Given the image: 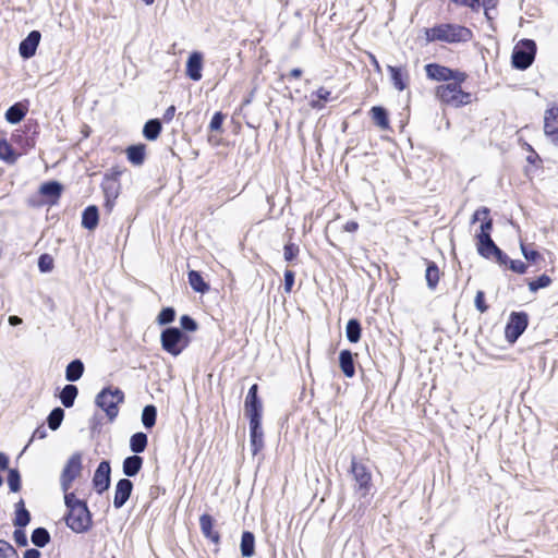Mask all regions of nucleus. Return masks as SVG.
<instances>
[{
	"label": "nucleus",
	"mask_w": 558,
	"mask_h": 558,
	"mask_svg": "<svg viewBox=\"0 0 558 558\" xmlns=\"http://www.w3.org/2000/svg\"><path fill=\"white\" fill-rule=\"evenodd\" d=\"M66 513L64 522L76 534L88 532L93 526V515L85 500L78 499L74 493L64 495Z\"/></svg>",
	"instance_id": "1"
},
{
	"label": "nucleus",
	"mask_w": 558,
	"mask_h": 558,
	"mask_svg": "<svg viewBox=\"0 0 558 558\" xmlns=\"http://www.w3.org/2000/svg\"><path fill=\"white\" fill-rule=\"evenodd\" d=\"M425 37L427 41L466 43L472 38V32L458 24L444 23L426 28Z\"/></svg>",
	"instance_id": "2"
},
{
	"label": "nucleus",
	"mask_w": 558,
	"mask_h": 558,
	"mask_svg": "<svg viewBox=\"0 0 558 558\" xmlns=\"http://www.w3.org/2000/svg\"><path fill=\"white\" fill-rule=\"evenodd\" d=\"M124 392L119 387L108 386L96 395L95 404L105 411L110 422H113L119 414V404L124 402Z\"/></svg>",
	"instance_id": "3"
},
{
	"label": "nucleus",
	"mask_w": 558,
	"mask_h": 558,
	"mask_svg": "<svg viewBox=\"0 0 558 558\" xmlns=\"http://www.w3.org/2000/svg\"><path fill=\"white\" fill-rule=\"evenodd\" d=\"M190 336L179 327H166L160 335L162 350L172 356L180 355L190 345Z\"/></svg>",
	"instance_id": "4"
},
{
	"label": "nucleus",
	"mask_w": 558,
	"mask_h": 558,
	"mask_svg": "<svg viewBox=\"0 0 558 558\" xmlns=\"http://www.w3.org/2000/svg\"><path fill=\"white\" fill-rule=\"evenodd\" d=\"M464 81H452L447 84H441L436 88V97L448 105L461 107L468 105L472 100L471 93L463 92L461 84Z\"/></svg>",
	"instance_id": "5"
},
{
	"label": "nucleus",
	"mask_w": 558,
	"mask_h": 558,
	"mask_svg": "<svg viewBox=\"0 0 558 558\" xmlns=\"http://www.w3.org/2000/svg\"><path fill=\"white\" fill-rule=\"evenodd\" d=\"M536 50V43L533 39H521L512 50V66L520 71L529 69L535 60Z\"/></svg>",
	"instance_id": "6"
},
{
	"label": "nucleus",
	"mask_w": 558,
	"mask_h": 558,
	"mask_svg": "<svg viewBox=\"0 0 558 558\" xmlns=\"http://www.w3.org/2000/svg\"><path fill=\"white\" fill-rule=\"evenodd\" d=\"M82 469V454L81 452H75L68 459L60 475V486L64 495L70 493L69 489L72 483L81 475Z\"/></svg>",
	"instance_id": "7"
},
{
	"label": "nucleus",
	"mask_w": 558,
	"mask_h": 558,
	"mask_svg": "<svg viewBox=\"0 0 558 558\" xmlns=\"http://www.w3.org/2000/svg\"><path fill=\"white\" fill-rule=\"evenodd\" d=\"M426 76L437 82L465 81L468 75L459 70H453L439 63L425 65Z\"/></svg>",
	"instance_id": "8"
},
{
	"label": "nucleus",
	"mask_w": 558,
	"mask_h": 558,
	"mask_svg": "<svg viewBox=\"0 0 558 558\" xmlns=\"http://www.w3.org/2000/svg\"><path fill=\"white\" fill-rule=\"evenodd\" d=\"M529 325V315L521 312H512L505 328V337L509 343H514L525 331Z\"/></svg>",
	"instance_id": "9"
},
{
	"label": "nucleus",
	"mask_w": 558,
	"mask_h": 558,
	"mask_svg": "<svg viewBox=\"0 0 558 558\" xmlns=\"http://www.w3.org/2000/svg\"><path fill=\"white\" fill-rule=\"evenodd\" d=\"M244 412L250 424L262 423L263 403L258 397V385L254 384L250 387L245 401Z\"/></svg>",
	"instance_id": "10"
},
{
	"label": "nucleus",
	"mask_w": 558,
	"mask_h": 558,
	"mask_svg": "<svg viewBox=\"0 0 558 558\" xmlns=\"http://www.w3.org/2000/svg\"><path fill=\"white\" fill-rule=\"evenodd\" d=\"M95 492L102 495L109 489L111 483V466L108 460H102L93 476L92 480Z\"/></svg>",
	"instance_id": "11"
},
{
	"label": "nucleus",
	"mask_w": 558,
	"mask_h": 558,
	"mask_svg": "<svg viewBox=\"0 0 558 558\" xmlns=\"http://www.w3.org/2000/svg\"><path fill=\"white\" fill-rule=\"evenodd\" d=\"M351 473L353 475L354 481L357 485V490L362 492V495L365 496L372 486V474L368 469L356 461L353 457L351 461Z\"/></svg>",
	"instance_id": "12"
},
{
	"label": "nucleus",
	"mask_w": 558,
	"mask_h": 558,
	"mask_svg": "<svg viewBox=\"0 0 558 558\" xmlns=\"http://www.w3.org/2000/svg\"><path fill=\"white\" fill-rule=\"evenodd\" d=\"M544 133L555 146H558V105L545 110Z\"/></svg>",
	"instance_id": "13"
},
{
	"label": "nucleus",
	"mask_w": 558,
	"mask_h": 558,
	"mask_svg": "<svg viewBox=\"0 0 558 558\" xmlns=\"http://www.w3.org/2000/svg\"><path fill=\"white\" fill-rule=\"evenodd\" d=\"M41 34L39 31H32L20 43L19 52L23 59H31L35 56L36 50L39 46Z\"/></svg>",
	"instance_id": "14"
},
{
	"label": "nucleus",
	"mask_w": 558,
	"mask_h": 558,
	"mask_svg": "<svg viewBox=\"0 0 558 558\" xmlns=\"http://www.w3.org/2000/svg\"><path fill=\"white\" fill-rule=\"evenodd\" d=\"M133 492V483L130 478H121L117 482L114 488L113 507L122 508Z\"/></svg>",
	"instance_id": "15"
},
{
	"label": "nucleus",
	"mask_w": 558,
	"mask_h": 558,
	"mask_svg": "<svg viewBox=\"0 0 558 558\" xmlns=\"http://www.w3.org/2000/svg\"><path fill=\"white\" fill-rule=\"evenodd\" d=\"M387 70L390 74L391 84L397 90L402 92L409 86L410 74L405 66L387 65Z\"/></svg>",
	"instance_id": "16"
},
{
	"label": "nucleus",
	"mask_w": 558,
	"mask_h": 558,
	"mask_svg": "<svg viewBox=\"0 0 558 558\" xmlns=\"http://www.w3.org/2000/svg\"><path fill=\"white\" fill-rule=\"evenodd\" d=\"M203 70V54L198 51L192 52L186 61V75L192 81H199L202 78Z\"/></svg>",
	"instance_id": "17"
},
{
	"label": "nucleus",
	"mask_w": 558,
	"mask_h": 558,
	"mask_svg": "<svg viewBox=\"0 0 558 558\" xmlns=\"http://www.w3.org/2000/svg\"><path fill=\"white\" fill-rule=\"evenodd\" d=\"M214 523H215L214 518L208 513H204L199 517V527H201L203 535L206 538H208L209 541H211L213 543L219 544L220 543V534L218 531L214 530Z\"/></svg>",
	"instance_id": "18"
},
{
	"label": "nucleus",
	"mask_w": 558,
	"mask_h": 558,
	"mask_svg": "<svg viewBox=\"0 0 558 558\" xmlns=\"http://www.w3.org/2000/svg\"><path fill=\"white\" fill-rule=\"evenodd\" d=\"M250 445L253 456H256L264 448L262 423L250 424Z\"/></svg>",
	"instance_id": "19"
},
{
	"label": "nucleus",
	"mask_w": 558,
	"mask_h": 558,
	"mask_svg": "<svg viewBox=\"0 0 558 558\" xmlns=\"http://www.w3.org/2000/svg\"><path fill=\"white\" fill-rule=\"evenodd\" d=\"M63 191V185L58 181H48L40 185L39 192L48 199V203L56 204Z\"/></svg>",
	"instance_id": "20"
},
{
	"label": "nucleus",
	"mask_w": 558,
	"mask_h": 558,
	"mask_svg": "<svg viewBox=\"0 0 558 558\" xmlns=\"http://www.w3.org/2000/svg\"><path fill=\"white\" fill-rule=\"evenodd\" d=\"M339 366L345 377L352 378L355 375L354 355L350 350L340 351Z\"/></svg>",
	"instance_id": "21"
},
{
	"label": "nucleus",
	"mask_w": 558,
	"mask_h": 558,
	"mask_svg": "<svg viewBox=\"0 0 558 558\" xmlns=\"http://www.w3.org/2000/svg\"><path fill=\"white\" fill-rule=\"evenodd\" d=\"M144 460L141 456L132 454L126 457L122 463L123 474L128 477L136 476L143 468Z\"/></svg>",
	"instance_id": "22"
},
{
	"label": "nucleus",
	"mask_w": 558,
	"mask_h": 558,
	"mask_svg": "<svg viewBox=\"0 0 558 558\" xmlns=\"http://www.w3.org/2000/svg\"><path fill=\"white\" fill-rule=\"evenodd\" d=\"M126 158L134 166H142L146 158V145L145 144H134L130 145L126 149Z\"/></svg>",
	"instance_id": "23"
},
{
	"label": "nucleus",
	"mask_w": 558,
	"mask_h": 558,
	"mask_svg": "<svg viewBox=\"0 0 558 558\" xmlns=\"http://www.w3.org/2000/svg\"><path fill=\"white\" fill-rule=\"evenodd\" d=\"M85 372V365L81 359L72 360L65 367V379L70 383L80 380Z\"/></svg>",
	"instance_id": "24"
},
{
	"label": "nucleus",
	"mask_w": 558,
	"mask_h": 558,
	"mask_svg": "<svg viewBox=\"0 0 558 558\" xmlns=\"http://www.w3.org/2000/svg\"><path fill=\"white\" fill-rule=\"evenodd\" d=\"M99 222L98 207L95 205L87 206L82 214V226L87 230H94Z\"/></svg>",
	"instance_id": "25"
},
{
	"label": "nucleus",
	"mask_w": 558,
	"mask_h": 558,
	"mask_svg": "<svg viewBox=\"0 0 558 558\" xmlns=\"http://www.w3.org/2000/svg\"><path fill=\"white\" fill-rule=\"evenodd\" d=\"M371 117L374 123L384 131L390 130L389 114L386 108L381 106L372 107Z\"/></svg>",
	"instance_id": "26"
},
{
	"label": "nucleus",
	"mask_w": 558,
	"mask_h": 558,
	"mask_svg": "<svg viewBox=\"0 0 558 558\" xmlns=\"http://www.w3.org/2000/svg\"><path fill=\"white\" fill-rule=\"evenodd\" d=\"M240 550L244 558H251L255 555V535L251 531L242 533Z\"/></svg>",
	"instance_id": "27"
},
{
	"label": "nucleus",
	"mask_w": 558,
	"mask_h": 558,
	"mask_svg": "<svg viewBox=\"0 0 558 558\" xmlns=\"http://www.w3.org/2000/svg\"><path fill=\"white\" fill-rule=\"evenodd\" d=\"M15 517L13 519V524L16 527H25L31 522V513L25 507V502L23 499H20L15 504Z\"/></svg>",
	"instance_id": "28"
},
{
	"label": "nucleus",
	"mask_w": 558,
	"mask_h": 558,
	"mask_svg": "<svg viewBox=\"0 0 558 558\" xmlns=\"http://www.w3.org/2000/svg\"><path fill=\"white\" fill-rule=\"evenodd\" d=\"M189 283L191 288L201 294H205L209 291L210 286L204 280L202 274L197 270H190L187 274Z\"/></svg>",
	"instance_id": "29"
},
{
	"label": "nucleus",
	"mask_w": 558,
	"mask_h": 558,
	"mask_svg": "<svg viewBox=\"0 0 558 558\" xmlns=\"http://www.w3.org/2000/svg\"><path fill=\"white\" fill-rule=\"evenodd\" d=\"M26 113H27V108L24 105H22L21 102H15L14 105H12L8 108L4 116H5V120L10 124H17L24 119Z\"/></svg>",
	"instance_id": "30"
},
{
	"label": "nucleus",
	"mask_w": 558,
	"mask_h": 558,
	"mask_svg": "<svg viewBox=\"0 0 558 558\" xmlns=\"http://www.w3.org/2000/svg\"><path fill=\"white\" fill-rule=\"evenodd\" d=\"M78 389L73 384L65 385L59 393V399L64 408H72L77 398Z\"/></svg>",
	"instance_id": "31"
},
{
	"label": "nucleus",
	"mask_w": 558,
	"mask_h": 558,
	"mask_svg": "<svg viewBox=\"0 0 558 558\" xmlns=\"http://www.w3.org/2000/svg\"><path fill=\"white\" fill-rule=\"evenodd\" d=\"M162 130V123L159 119H149L143 128V136L148 141H156Z\"/></svg>",
	"instance_id": "32"
},
{
	"label": "nucleus",
	"mask_w": 558,
	"mask_h": 558,
	"mask_svg": "<svg viewBox=\"0 0 558 558\" xmlns=\"http://www.w3.org/2000/svg\"><path fill=\"white\" fill-rule=\"evenodd\" d=\"M426 263L425 279L427 287L430 290H435L439 282V268L433 260L424 259Z\"/></svg>",
	"instance_id": "33"
},
{
	"label": "nucleus",
	"mask_w": 558,
	"mask_h": 558,
	"mask_svg": "<svg viewBox=\"0 0 558 558\" xmlns=\"http://www.w3.org/2000/svg\"><path fill=\"white\" fill-rule=\"evenodd\" d=\"M148 445V437L143 432H137L133 434L130 438V449L131 451L138 456L144 452Z\"/></svg>",
	"instance_id": "34"
},
{
	"label": "nucleus",
	"mask_w": 558,
	"mask_h": 558,
	"mask_svg": "<svg viewBox=\"0 0 558 558\" xmlns=\"http://www.w3.org/2000/svg\"><path fill=\"white\" fill-rule=\"evenodd\" d=\"M476 246H477V253L486 259L492 258L493 253L498 247L496 245V243L494 242V240L492 239V236L486 238L485 235H484V239H477Z\"/></svg>",
	"instance_id": "35"
},
{
	"label": "nucleus",
	"mask_w": 558,
	"mask_h": 558,
	"mask_svg": "<svg viewBox=\"0 0 558 558\" xmlns=\"http://www.w3.org/2000/svg\"><path fill=\"white\" fill-rule=\"evenodd\" d=\"M362 326L359 319L351 318L345 326V336L351 343H356L361 339Z\"/></svg>",
	"instance_id": "36"
},
{
	"label": "nucleus",
	"mask_w": 558,
	"mask_h": 558,
	"mask_svg": "<svg viewBox=\"0 0 558 558\" xmlns=\"http://www.w3.org/2000/svg\"><path fill=\"white\" fill-rule=\"evenodd\" d=\"M141 421L146 429H151L157 421V408L154 404H147L142 411Z\"/></svg>",
	"instance_id": "37"
},
{
	"label": "nucleus",
	"mask_w": 558,
	"mask_h": 558,
	"mask_svg": "<svg viewBox=\"0 0 558 558\" xmlns=\"http://www.w3.org/2000/svg\"><path fill=\"white\" fill-rule=\"evenodd\" d=\"M31 541L35 546L43 548L50 543V541H51L50 533L46 527H41V526L36 527L32 532Z\"/></svg>",
	"instance_id": "38"
},
{
	"label": "nucleus",
	"mask_w": 558,
	"mask_h": 558,
	"mask_svg": "<svg viewBox=\"0 0 558 558\" xmlns=\"http://www.w3.org/2000/svg\"><path fill=\"white\" fill-rule=\"evenodd\" d=\"M0 159L8 163H14L17 159L13 147L5 138L0 140Z\"/></svg>",
	"instance_id": "39"
},
{
	"label": "nucleus",
	"mask_w": 558,
	"mask_h": 558,
	"mask_svg": "<svg viewBox=\"0 0 558 558\" xmlns=\"http://www.w3.org/2000/svg\"><path fill=\"white\" fill-rule=\"evenodd\" d=\"M64 410L60 407H56L54 409H52L47 417L48 427L51 430H57L61 426V423L64 418Z\"/></svg>",
	"instance_id": "40"
},
{
	"label": "nucleus",
	"mask_w": 558,
	"mask_h": 558,
	"mask_svg": "<svg viewBox=\"0 0 558 558\" xmlns=\"http://www.w3.org/2000/svg\"><path fill=\"white\" fill-rule=\"evenodd\" d=\"M7 481H8L10 492L17 493L21 490L22 478H21V473L17 469H9Z\"/></svg>",
	"instance_id": "41"
},
{
	"label": "nucleus",
	"mask_w": 558,
	"mask_h": 558,
	"mask_svg": "<svg viewBox=\"0 0 558 558\" xmlns=\"http://www.w3.org/2000/svg\"><path fill=\"white\" fill-rule=\"evenodd\" d=\"M120 182H113L109 180H102L101 190L104 192V196L108 198H118L120 194Z\"/></svg>",
	"instance_id": "42"
},
{
	"label": "nucleus",
	"mask_w": 558,
	"mask_h": 558,
	"mask_svg": "<svg viewBox=\"0 0 558 558\" xmlns=\"http://www.w3.org/2000/svg\"><path fill=\"white\" fill-rule=\"evenodd\" d=\"M175 310L171 306L163 307L157 318L156 322L160 326L169 325L175 319Z\"/></svg>",
	"instance_id": "43"
},
{
	"label": "nucleus",
	"mask_w": 558,
	"mask_h": 558,
	"mask_svg": "<svg viewBox=\"0 0 558 558\" xmlns=\"http://www.w3.org/2000/svg\"><path fill=\"white\" fill-rule=\"evenodd\" d=\"M182 331L186 332H194L198 328L197 322L190 315H182L180 317V327Z\"/></svg>",
	"instance_id": "44"
},
{
	"label": "nucleus",
	"mask_w": 558,
	"mask_h": 558,
	"mask_svg": "<svg viewBox=\"0 0 558 558\" xmlns=\"http://www.w3.org/2000/svg\"><path fill=\"white\" fill-rule=\"evenodd\" d=\"M551 279L546 274L538 276L536 279L529 282V289L531 292H536L539 289L546 288L550 284Z\"/></svg>",
	"instance_id": "45"
},
{
	"label": "nucleus",
	"mask_w": 558,
	"mask_h": 558,
	"mask_svg": "<svg viewBox=\"0 0 558 558\" xmlns=\"http://www.w3.org/2000/svg\"><path fill=\"white\" fill-rule=\"evenodd\" d=\"M299 253L300 247L298 244L290 241L286 243L283 247V257L286 262L292 263L298 257Z\"/></svg>",
	"instance_id": "46"
},
{
	"label": "nucleus",
	"mask_w": 558,
	"mask_h": 558,
	"mask_svg": "<svg viewBox=\"0 0 558 558\" xmlns=\"http://www.w3.org/2000/svg\"><path fill=\"white\" fill-rule=\"evenodd\" d=\"M0 558H20V556L8 541L0 539Z\"/></svg>",
	"instance_id": "47"
},
{
	"label": "nucleus",
	"mask_w": 558,
	"mask_h": 558,
	"mask_svg": "<svg viewBox=\"0 0 558 558\" xmlns=\"http://www.w3.org/2000/svg\"><path fill=\"white\" fill-rule=\"evenodd\" d=\"M38 269L41 272H49L53 269V258L49 254H41L38 258Z\"/></svg>",
	"instance_id": "48"
},
{
	"label": "nucleus",
	"mask_w": 558,
	"mask_h": 558,
	"mask_svg": "<svg viewBox=\"0 0 558 558\" xmlns=\"http://www.w3.org/2000/svg\"><path fill=\"white\" fill-rule=\"evenodd\" d=\"M522 255L527 262L536 263L537 260L542 259V255L538 251L530 248L525 244L521 243L520 245Z\"/></svg>",
	"instance_id": "49"
},
{
	"label": "nucleus",
	"mask_w": 558,
	"mask_h": 558,
	"mask_svg": "<svg viewBox=\"0 0 558 558\" xmlns=\"http://www.w3.org/2000/svg\"><path fill=\"white\" fill-rule=\"evenodd\" d=\"M124 169L120 166L111 167L105 174L104 180H109L113 182H120V177L122 175Z\"/></svg>",
	"instance_id": "50"
},
{
	"label": "nucleus",
	"mask_w": 558,
	"mask_h": 558,
	"mask_svg": "<svg viewBox=\"0 0 558 558\" xmlns=\"http://www.w3.org/2000/svg\"><path fill=\"white\" fill-rule=\"evenodd\" d=\"M493 229V220L490 218H488V216L486 218H484V221L482 222L481 227H480V232L476 234V239H484V235L487 238V236H490V231Z\"/></svg>",
	"instance_id": "51"
},
{
	"label": "nucleus",
	"mask_w": 558,
	"mask_h": 558,
	"mask_svg": "<svg viewBox=\"0 0 558 558\" xmlns=\"http://www.w3.org/2000/svg\"><path fill=\"white\" fill-rule=\"evenodd\" d=\"M507 266L509 267L510 270L519 275H523L527 270V266L520 259L509 258Z\"/></svg>",
	"instance_id": "52"
},
{
	"label": "nucleus",
	"mask_w": 558,
	"mask_h": 558,
	"mask_svg": "<svg viewBox=\"0 0 558 558\" xmlns=\"http://www.w3.org/2000/svg\"><path fill=\"white\" fill-rule=\"evenodd\" d=\"M223 120H225V114L222 112H220V111L215 112L209 122V130L210 131H220L222 128Z\"/></svg>",
	"instance_id": "53"
},
{
	"label": "nucleus",
	"mask_w": 558,
	"mask_h": 558,
	"mask_svg": "<svg viewBox=\"0 0 558 558\" xmlns=\"http://www.w3.org/2000/svg\"><path fill=\"white\" fill-rule=\"evenodd\" d=\"M474 305L476 310L481 313H485L488 310V305L485 302V293L482 290H478L476 292L475 299H474Z\"/></svg>",
	"instance_id": "54"
},
{
	"label": "nucleus",
	"mask_w": 558,
	"mask_h": 558,
	"mask_svg": "<svg viewBox=\"0 0 558 558\" xmlns=\"http://www.w3.org/2000/svg\"><path fill=\"white\" fill-rule=\"evenodd\" d=\"M22 529L23 527H16V530L13 532V538L19 546L25 547L27 546L28 541L26 533Z\"/></svg>",
	"instance_id": "55"
},
{
	"label": "nucleus",
	"mask_w": 558,
	"mask_h": 558,
	"mask_svg": "<svg viewBox=\"0 0 558 558\" xmlns=\"http://www.w3.org/2000/svg\"><path fill=\"white\" fill-rule=\"evenodd\" d=\"M294 281H295V274H294V271H292L290 269H286V271H284V284H283L284 292H287V293L291 292L292 287L294 284Z\"/></svg>",
	"instance_id": "56"
},
{
	"label": "nucleus",
	"mask_w": 558,
	"mask_h": 558,
	"mask_svg": "<svg viewBox=\"0 0 558 558\" xmlns=\"http://www.w3.org/2000/svg\"><path fill=\"white\" fill-rule=\"evenodd\" d=\"M493 257L500 266H507L509 262V256L499 247L495 250L493 253Z\"/></svg>",
	"instance_id": "57"
},
{
	"label": "nucleus",
	"mask_w": 558,
	"mask_h": 558,
	"mask_svg": "<svg viewBox=\"0 0 558 558\" xmlns=\"http://www.w3.org/2000/svg\"><path fill=\"white\" fill-rule=\"evenodd\" d=\"M311 97H316L323 101H329L332 99L330 90L326 89L325 87H319L317 90L313 92Z\"/></svg>",
	"instance_id": "58"
},
{
	"label": "nucleus",
	"mask_w": 558,
	"mask_h": 558,
	"mask_svg": "<svg viewBox=\"0 0 558 558\" xmlns=\"http://www.w3.org/2000/svg\"><path fill=\"white\" fill-rule=\"evenodd\" d=\"M46 437H47V429L45 428V426H44V425H40V426H38V427L34 430V433H33V435H32V439H31V441H32L33 439H44V438H46Z\"/></svg>",
	"instance_id": "59"
},
{
	"label": "nucleus",
	"mask_w": 558,
	"mask_h": 558,
	"mask_svg": "<svg viewBox=\"0 0 558 558\" xmlns=\"http://www.w3.org/2000/svg\"><path fill=\"white\" fill-rule=\"evenodd\" d=\"M174 114H175V106L171 105L166 109V111L162 116V119L165 122L169 123L173 119Z\"/></svg>",
	"instance_id": "60"
},
{
	"label": "nucleus",
	"mask_w": 558,
	"mask_h": 558,
	"mask_svg": "<svg viewBox=\"0 0 558 558\" xmlns=\"http://www.w3.org/2000/svg\"><path fill=\"white\" fill-rule=\"evenodd\" d=\"M310 107L315 110H322L325 108V104L323 100H320L316 97H311Z\"/></svg>",
	"instance_id": "61"
},
{
	"label": "nucleus",
	"mask_w": 558,
	"mask_h": 558,
	"mask_svg": "<svg viewBox=\"0 0 558 558\" xmlns=\"http://www.w3.org/2000/svg\"><path fill=\"white\" fill-rule=\"evenodd\" d=\"M488 215H489V209L486 208V207H482V208L477 209L474 213L473 218H472V222H475L476 220H480L481 216H484V218H486Z\"/></svg>",
	"instance_id": "62"
},
{
	"label": "nucleus",
	"mask_w": 558,
	"mask_h": 558,
	"mask_svg": "<svg viewBox=\"0 0 558 558\" xmlns=\"http://www.w3.org/2000/svg\"><path fill=\"white\" fill-rule=\"evenodd\" d=\"M359 229V223L356 221L350 220L347 221L343 226V231L353 233Z\"/></svg>",
	"instance_id": "63"
},
{
	"label": "nucleus",
	"mask_w": 558,
	"mask_h": 558,
	"mask_svg": "<svg viewBox=\"0 0 558 558\" xmlns=\"http://www.w3.org/2000/svg\"><path fill=\"white\" fill-rule=\"evenodd\" d=\"M24 558H41V554L36 548H29L25 550Z\"/></svg>",
	"instance_id": "64"
}]
</instances>
